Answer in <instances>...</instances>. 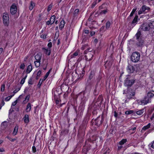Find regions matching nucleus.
<instances>
[{
	"label": "nucleus",
	"instance_id": "nucleus-19",
	"mask_svg": "<svg viewBox=\"0 0 154 154\" xmlns=\"http://www.w3.org/2000/svg\"><path fill=\"white\" fill-rule=\"evenodd\" d=\"M138 18V16L137 15H136L134 19H133V21L131 22V24L133 26H135L136 24L137 23V18Z\"/></svg>",
	"mask_w": 154,
	"mask_h": 154
},
{
	"label": "nucleus",
	"instance_id": "nucleus-44",
	"mask_svg": "<svg viewBox=\"0 0 154 154\" xmlns=\"http://www.w3.org/2000/svg\"><path fill=\"white\" fill-rule=\"evenodd\" d=\"M88 46V45L87 44H85L84 45H83L81 49L82 50H85L86 48H87Z\"/></svg>",
	"mask_w": 154,
	"mask_h": 154
},
{
	"label": "nucleus",
	"instance_id": "nucleus-38",
	"mask_svg": "<svg viewBox=\"0 0 154 154\" xmlns=\"http://www.w3.org/2000/svg\"><path fill=\"white\" fill-rule=\"evenodd\" d=\"M107 12V9H106L104 10H101L99 13V14H105Z\"/></svg>",
	"mask_w": 154,
	"mask_h": 154
},
{
	"label": "nucleus",
	"instance_id": "nucleus-7",
	"mask_svg": "<svg viewBox=\"0 0 154 154\" xmlns=\"http://www.w3.org/2000/svg\"><path fill=\"white\" fill-rule=\"evenodd\" d=\"M150 8L145 5H143L138 11V14L140 15L142 14H146L149 11Z\"/></svg>",
	"mask_w": 154,
	"mask_h": 154
},
{
	"label": "nucleus",
	"instance_id": "nucleus-43",
	"mask_svg": "<svg viewBox=\"0 0 154 154\" xmlns=\"http://www.w3.org/2000/svg\"><path fill=\"white\" fill-rule=\"evenodd\" d=\"M89 119V116H86L84 118V121H85V122H88Z\"/></svg>",
	"mask_w": 154,
	"mask_h": 154
},
{
	"label": "nucleus",
	"instance_id": "nucleus-5",
	"mask_svg": "<svg viewBox=\"0 0 154 154\" xmlns=\"http://www.w3.org/2000/svg\"><path fill=\"white\" fill-rule=\"evenodd\" d=\"M93 52L92 51V50L90 48L87 49L84 52V54H87V55H85L86 59L87 61H90L92 59L93 56Z\"/></svg>",
	"mask_w": 154,
	"mask_h": 154
},
{
	"label": "nucleus",
	"instance_id": "nucleus-63",
	"mask_svg": "<svg viewBox=\"0 0 154 154\" xmlns=\"http://www.w3.org/2000/svg\"><path fill=\"white\" fill-rule=\"evenodd\" d=\"M14 111V110L13 109H10V110H9V114H11L12 113V112H13Z\"/></svg>",
	"mask_w": 154,
	"mask_h": 154
},
{
	"label": "nucleus",
	"instance_id": "nucleus-54",
	"mask_svg": "<svg viewBox=\"0 0 154 154\" xmlns=\"http://www.w3.org/2000/svg\"><path fill=\"white\" fill-rule=\"evenodd\" d=\"M48 46L49 48H51L52 46V43L51 42H49L48 44Z\"/></svg>",
	"mask_w": 154,
	"mask_h": 154
},
{
	"label": "nucleus",
	"instance_id": "nucleus-14",
	"mask_svg": "<svg viewBox=\"0 0 154 154\" xmlns=\"http://www.w3.org/2000/svg\"><path fill=\"white\" fill-rule=\"evenodd\" d=\"M127 70L128 72L130 73H133L135 70V68L133 66L128 64L127 67Z\"/></svg>",
	"mask_w": 154,
	"mask_h": 154
},
{
	"label": "nucleus",
	"instance_id": "nucleus-30",
	"mask_svg": "<svg viewBox=\"0 0 154 154\" xmlns=\"http://www.w3.org/2000/svg\"><path fill=\"white\" fill-rule=\"evenodd\" d=\"M111 23L109 21H108L106 24V29H108L111 25Z\"/></svg>",
	"mask_w": 154,
	"mask_h": 154
},
{
	"label": "nucleus",
	"instance_id": "nucleus-2",
	"mask_svg": "<svg viewBox=\"0 0 154 154\" xmlns=\"http://www.w3.org/2000/svg\"><path fill=\"white\" fill-rule=\"evenodd\" d=\"M140 29L137 30V32L135 34V36L136 37L137 40L136 45L138 47H142L144 43V41L142 37L141 31L139 30Z\"/></svg>",
	"mask_w": 154,
	"mask_h": 154
},
{
	"label": "nucleus",
	"instance_id": "nucleus-60",
	"mask_svg": "<svg viewBox=\"0 0 154 154\" xmlns=\"http://www.w3.org/2000/svg\"><path fill=\"white\" fill-rule=\"evenodd\" d=\"M137 8L136 7H135L132 10L131 12H132V13H134L135 12V11H136V10H137Z\"/></svg>",
	"mask_w": 154,
	"mask_h": 154
},
{
	"label": "nucleus",
	"instance_id": "nucleus-6",
	"mask_svg": "<svg viewBox=\"0 0 154 154\" xmlns=\"http://www.w3.org/2000/svg\"><path fill=\"white\" fill-rule=\"evenodd\" d=\"M42 55V54L41 53H38L35 56V58L36 60L35 61L34 63L36 67H38L40 65Z\"/></svg>",
	"mask_w": 154,
	"mask_h": 154
},
{
	"label": "nucleus",
	"instance_id": "nucleus-39",
	"mask_svg": "<svg viewBox=\"0 0 154 154\" xmlns=\"http://www.w3.org/2000/svg\"><path fill=\"white\" fill-rule=\"evenodd\" d=\"M134 112V111L132 110L127 111L125 112V113L126 115H129L133 113Z\"/></svg>",
	"mask_w": 154,
	"mask_h": 154
},
{
	"label": "nucleus",
	"instance_id": "nucleus-27",
	"mask_svg": "<svg viewBox=\"0 0 154 154\" xmlns=\"http://www.w3.org/2000/svg\"><path fill=\"white\" fill-rule=\"evenodd\" d=\"M56 18V16L55 15H52L50 18V20H51V23L53 24Z\"/></svg>",
	"mask_w": 154,
	"mask_h": 154
},
{
	"label": "nucleus",
	"instance_id": "nucleus-9",
	"mask_svg": "<svg viewBox=\"0 0 154 154\" xmlns=\"http://www.w3.org/2000/svg\"><path fill=\"white\" fill-rule=\"evenodd\" d=\"M135 81V80L134 79L129 80L128 78H127L125 80L124 85L128 88H130V87L134 83Z\"/></svg>",
	"mask_w": 154,
	"mask_h": 154
},
{
	"label": "nucleus",
	"instance_id": "nucleus-46",
	"mask_svg": "<svg viewBox=\"0 0 154 154\" xmlns=\"http://www.w3.org/2000/svg\"><path fill=\"white\" fill-rule=\"evenodd\" d=\"M97 4V1H95L92 4L91 6V8H93Z\"/></svg>",
	"mask_w": 154,
	"mask_h": 154
},
{
	"label": "nucleus",
	"instance_id": "nucleus-48",
	"mask_svg": "<svg viewBox=\"0 0 154 154\" xmlns=\"http://www.w3.org/2000/svg\"><path fill=\"white\" fill-rule=\"evenodd\" d=\"M47 36V34H42L41 35V38H43V39H45L47 38V37H46Z\"/></svg>",
	"mask_w": 154,
	"mask_h": 154
},
{
	"label": "nucleus",
	"instance_id": "nucleus-10",
	"mask_svg": "<svg viewBox=\"0 0 154 154\" xmlns=\"http://www.w3.org/2000/svg\"><path fill=\"white\" fill-rule=\"evenodd\" d=\"M103 121V116L100 117V116L98 117L95 120V124L98 127L100 125Z\"/></svg>",
	"mask_w": 154,
	"mask_h": 154
},
{
	"label": "nucleus",
	"instance_id": "nucleus-11",
	"mask_svg": "<svg viewBox=\"0 0 154 154\" xmlns=\"http://www.w3.org/2000/svg\"><path fill=\"white\" fill-rule=\"evenodd\" d=\"M151 100L149 99L147 96H146L144 99L140 100V104L141 105H144L147 104L148 103H150Z\"/></svg>",
	"mask_w": 154,
	"mask_h": 154
},
{
	"label": "nucleus",
	"instance_id": "nucleus-26",
	"mask_svg": "<svg viewBox=\"0 0 154 154\" xmlns=\"http://www.w3.org/2000/svg\"><path fill=\"white\" fill-rule=\"evenodd\" d=\"M150 125H151L150 123H148L147 125L144 126L142 128V129L141 130L142 131L143 130V131H146V129L149 128L150 127Z\"/></svg>",
	"mask_w": 154,
	"mask_h": 154
},
{
	"label": "nucleus",
	"instance_id": "nucleus-31",
	"mask_svg": "<svg viewBox=\"0 0 154 154\" xmlns=\"http://www.w3.org/2000/svg\"><path fill=\"white\" fill-rule=\"evenodd\" d=\"M144 112V109H141L136 112V113L138 115H141Z\"/></svg>",
	"mask_w": 154,
	"mask_h": 154
},
{
	"label": "nucleus",
	"instance_id": "nucleus-61",
	"mask_svg": "<svg viewBox=\"0 0 154 154\" xmlns=\"http://www.w3.org/2000/svg\"><path fill=\"white\" fill-rule=\"evenodd\" d=\"M122 147H123V146H122V145H119L118 146V149L119 150H120V149H122Z\"/></svg>",
	"mask_w": 154,
	"mask_h": 154
},
{
	"label": "nucleus",
	"instance_id": "nucleus-50",
	"mask_svg": "<svg viewBox=\"0 0 154 154\" xmlns=\"http://www.w3.org/2000/svg\"><path fill=\"white\" fill-rule=\"evenodd\" d=\"M41 80H42V79H40V80H39V83H38V84L37 85L38 87V88H40L41 86V85L42 84V81L41 82Z\"/></svg>",
	"mask_w": 154,
	"mask_h": 154
},
{
	"label": "nucleus",
	"instance_id": "nucleus-3",
	"mask_svg": "<svg viewBox=\"0 0 154 154\" xmlns=\"http://www.w3.org/2000/svg\"><path fill=\"white\" fill-rule=\"evenodd\" d=\"M140 55L139 52L137 51L132 53L131 57V61L134 63H137L140 60Z\"/></svg>",
	"mask_w": 154,
	"mask_h": 154
},
{
	"label": "nucleus",
	"instance_id": "nucleus-16",
	"mask_svg": "<svg viewBox=\"0 0 154 154\" xmlns=\"http://www.w3.org/2000/svg\"><path fill=\"white\" fill-rule=\"evenodd\" d=\"M54 99L55 98V97L57 96L58 95L59 96L60 94H61V92L60 90V89L57 88L55 90H54Z\"/></svg>",
	"mask_w": 154,
	"mask_h": 154
},
{
	"label": "nucleus",
	"instance_id": "nucleus-21",
	"mask_svg": "<svg viewBox=\"0 0 154 154\" xmlns=\"http://www.w3.org/2000/svg\"><path fill=\"white\" fill-rule=\"evenodd\" d=\"M65 23V21L63 19L60 22L59 26V29L60 30H61L64 27Z\"/></svg>",
	"mask_w": 154,
	"mask_h": 154
},
{
	"label": "nucleus",
	"instance_id": "nucleus-20",
	"mask_svg": "<svg viewBox=\"0 0 154 154\" xmlns=\"http://www.w3.org/2000/svg\"><path fill=\"white\" fill-rule=\"evenodd\" d=\"M32 69V65L31 63H30V65H28L27 67L26 70V72L27 74L29 73L31 71Z\"/></svg>",
	"mask_w": 154,
	"mask_h": 154
},
{
	"label": "nucleus",
	"instance_id": "nucleus-22",
	"mask_svg": "<svg viewBox=\"0 0 154 154\" xmlns=\"http://www.w3.org/2000/svg\"><path fill=\"white\" fill-rule=\"evenodd\" d=\"M31 104L30 103H28L26 109V112H29L31 110Z\"/></svg>",
	"mask_w": 154,
	"mask_h": 154
},
{
	"label": "nucleus",
	"instance_id": "nucleus-35",
	"mask_svg": "<svg viewBox=\"0 0 154 154\" xmlns=\"http://www.w3.org/2000/svg\"><path fill=\"white\" fill-rule=\"evenodd\" d=\"M61 133L62 135H65L68 133V130L67 129L64 130L63 131H62Z\"/></svg>",
	"mask_w": 154,
	"mask_h": 154
},
{
	"label": "nucleus",
	"instance_id": "nucleus-37",
	"mask_svg": "<svg viewBox=\"0 0 154 154\" xmlns=\"http://www.w3.org/2000/svg\"><path fill=\"white\" fill-rule=\"evenodd\" d=\"M127 141V140L126 139H123L121 140L119 143V145H122L123 144Z\"/></svg>",
	"mask_w": 154,
	"mask_h": 154
},
{
	"label": "nucleus",
	"instance_id": "nucleus-1",
	"mask_svg": "<svg viewBox=\"0 0 154 154\" xmlns=\"http://www.w3.org/2000/svg\"><path fill=\"white\" fill-rule=\"evenodd\" d=\"M95 75V72L94 71H91L90 75L89 76L88 79L87 80V82L86 83V87L85 88V90L83 92V97L82 98L83 100L86 101L87 100L89 96V93L90 92V90H89L88 91L87 88L88 86L90 85H91L90 84V80L93 78Z\"/></svg>",
	"mask_w": 154,
	"mask_h": 154
},
{
	"label": "nucleus",
	"instance_id": "nucleus-12",
	"mask_svg": "<svg viewBox=\"0 0 154 154\" xmlns=\"http://www.w3.org/2000/svg\"><path fill=\"white\" fill-rule=\"evenodd\" d=\"M140 28L144 31H147L150 30L148 24L145 23H143L140 26Z\"/></svg>",
	"mask_w": 154,
	"mask_h": 154
},
{
	"label": "nucleus",
	"instance_id": "nucleus-62",
	"mask_svg": "<svg viewBox=\"0 0 154 154\" xmlns=\"http://www.w3.org/2000/svg\"><path fill=\"white\" fill-rule=\"evenodd\" d=\"M105 5V4H103L102 5L100 6L99 8L100 9H102L103 8V6Z\"/></svg>",
	"mask_w": 154,
	"mask_h": 154
},
{
	"label": "nucleus",
	"instance_id": "nucleus-36",
	"mask_svg": "<svg viewBox=\"0 0 154 154\" xmlns=\"http://www.w3.org/2000/svg\"><path fill=\"white\" fill-rule=\"evenodd\" d=\"M18 128L17 127H15L14 129V130L13 132V134L15 135L16 134L17 131H18Z\"/></svg>",
	"mask_w": 154,
	"mask_h": 154
},
{
	"label": "nucleus",
	"instance_id": "nucleus-4",
	"mask_svg": "<svg viewBox=\"0 0 154 154\" xmlns=\"http://www.w3.org/2000/svg\"><path fill=\"white\" fill-rule=\"evenodd\" d=\"M126 94V100H125V102H127V100L131 99L133 98V97L135 95L134 91L131 88H127V90L125 93Z\"/></svg>",
	"mask_w": 154,
	"mask_h": 154
},
{
	"label": "nucleus",
	"instance_id": "nucleus-34",
	"mask_svg": "<svg viewBox=\"0 0 154 154\" xmlns=\"http://www.w3.org/2000/svg\"><path fill=\"white\" fill-rule=\"evenodd\" d=\"M27 75H25V77H24V78H23L21 81V82H20V83L22 85H23L25 82V80L26 79L27 77Z\"/></svg>",
	"mask_w": 154,
	"mask_h": 154
},
{
	"label": "nucleus",
	"instance_id": "nucleus-53",
	"mask_svg": "<svg viewBox=\"0 0 154 154\" xmlns=\"http://www.w3.org/2000/svg\"><path fill=\"white\" fill-rule=\"evenodd\" d=\"M5 85L4 84L2 85L1 86V91H4L5 90Z\"/></svg>",
	"mask_w": 154,
	"mask_h": 154
},
{
	"label": "nucleus",
	"instance_id": "nucleus-29",
	"mask_svg": "<svg viewBox=\"0 0 154 154\" xmlns=\"http://www.w3.org/2000/svg\"><path fill=\"white\" fill-rule=\"evenodd\" d=\"M29 98L30 95L29 94L26 97L25 99L23 101V103L24 104H25L29 100Z\"/></svg>",
	"mask_w": 154,
	"mask_h": 154
},
{
	"label": "nucleus",
	"instance_id": "nucleus-56",
	"mask_svg": "<svg viewBox=\"0 0 154 154\" xmlns=\"http://www.w3.org/2000/svg\"><path fill=\"white\" fill-rule=\"evenodd\" d=\"M42 73L41 71L39 70L37 72V75L38 76L40 77V75Z\"/></svg>",
	"mask_w": 154,
	"mask_h": 154
},
{
	"label": "nucleus",
	"instance_id": "nucleus-25",
	"mask_svg": "<svg viewBox=\"0 0 154 154\" xmlns=\"http://www.w3.org/2000/svg\"><path fill=\"white\" fill-rule=\"evenodd\" d=\"M35 6V4L32 1H31L30 2V5L29 7V9L30 10H32Z\"/></svg>",
	"mask_w": 154,
	"mask_h": 154
},
{
	"label": "nucleus",
	"instance_id": "nucleus-23",
	"mask_svg": "<svg viewBox=\"0 0 154 154\" xmlns=\"http://www.w3.org/2000/svg\"><path fill=\"white\" fill-rule=\"evenodd\" d=\"M23 120L25 123H27L29 122V117L28 115L26 114L25 115L23 118Z\"/></svg>",
	"mask_w": 154,
	"mask_h": 154
},
{
	"label": "nucleus",
	"instance_id": "nucleus-52",
	"mask_svg": "<svg viewBox=\"0 0 154 154\" xmlns=\"http://www.w3.org/2000/svg\"><path fill=\"white\" fill-rule=\"evenodd\" d=\"M32 150L33 153H35L36 152V148L35 146H33L32 147Z\"/></svg>",
	"mask_w": 154,
	"mask_h": 154
},
{
	"label": "nucleus",
	"instance_id": "nucleus-64",
	"mask_svg": "<svg viewBox=\"0 0 154 154\" xmlns=\"http://www.w3.org/2000/svg\"><path fill=\"white\" fill-rule=\"evenodd\" d=\"M151 147L152 148L154 149V140L152 142V143Z\"/></svg>",
	"mask_w": 154,
	"mask_h": 154
},
{
	"label": "nucleus",
	"instance_id": "nucleus-57",
	"mask_svg": "<svg viewBox=\"0 0 154 154\" xmlns=\"http://www.w3.org/2000/svg\"><path fill=\"white\" fill-rule=\"evenodd\" d=\"M114 117L117 118L118 117V114L117 113L116 111H115L114 112Z\"/></svg>",
	"mask_w": 154,
	"mask_h": 154
},
{
	"label": "nucleus",
	"instance_id": "nucleus-17",
	"mask_svg": "<svg viewBox=\"0 0 154 154\" xmlns=\"http://www.w3.org/2000/svg\"><path fill=\"white\" fill-rule=\"evenodd\" d=\"M42 50L45 52V54L48 55H50L51 53V50L50 48H45L44 47L42 48Z\"/></svg>",
	"mask_w": 154,
	"mask_h": 154
},
{
	"label": "nucleus",
	"instance_id": "nucleus-24",
	"mask_svg": "<svg viewBox=\"0 0 154 154\" xmlns=\"http://www.w3.org/2000/svg\"><path fill=\"white\" fill-rule=\"evenodd\" d=\"M79 52V50H77L74 53L72 54L70 56L71 58L75 57L77 56L78 55V53Z\"/></svg>",
	"mask_w": 154,
	"mask_h": 154
},
{
	"label": "nucleus",
	"instance_id": "nucleus-8",
	"mask_svg": "<svg viewBox=\"0 0 154 154\" xmlns=\"http://www.w3.org/2000/svg\"><path fill=\"white\" fill-rule=\"evenodd\" d=\"M3 22L5 26H8L9 23V18L8 14L6 13H4L3 15Z\"/></svg>",
	"mask_w": 154,
	"mask_h": 154
},
{
	"label": "nucleus",
	"instance_id": "nucleus-33",
	"mask_svg": "<svg viewBox=\"0 0 154 154\" xmlns=\"http://www.w3.org/2000/svg\"><path fill=\"white\" fill-rule=\"evenodd\" d=\"M79 11V10L78 9H77L75 10L73 12L74 16L75 17L76 16H77L78 14Z\"/></svg>",
	"mask_w": 154,
	"mask_h": 154
},
{
	"label": "nucleus",
	"instance_id": "nucleus-18",
	"mask_svg": "<svg viewBox=\"0 0 154 154\" xmlns=\"http://www.w3.org/2000/svg\"><path fill=\"white\" fill-rule=\"evenodd\" d=\"M154 96V91H151L149 92L147 95V96L151 100V98Z\"/></svg>",
	"mask_w": 154,
	"mask_h": 154
},
{
	"label": "nucleus",
	"instance_id": "nucleus-47",
	"mask_svg": "<svg viewBox=\"0 0 154 154\" xmlns=\"http://www.w3.org/2000/svg\"><path fill=\"white\" fill-rule=\"evenodd\" d=\"M6 138L8 139L9 140H10L11 142H14L16 140L15 139H11L9 136H7L6 137Z\"/></svg>",
	"mask_w": 154,
	"mask_h": 154
},
{
	"label": "nucleus",
	"instance_id": "nucleus-45",
	"mask_svg": "<svg viewBox=\"0 0 154 154\" xmlns=\"http://www.w3.org/2000/svg\"><path fill=\"white\" fill-rule=\"evenodd\" d=\"M51 69L48 72L46 73V74L45 75V78H48V76L51 70Z\"/></svg>",
	"mask_w": 154,
	"mask_h": 154
},
{
	"label": "nucleus",
	"instance_id": "nucleus-28",
	"mask_svg": "<svg viewBox=\"0 0 154 154\" xmlns=\"http://www.w3.org/2000/svg\"><path fill=\"white\" fill-rule=\"evenodd\" d=\"M149 28L154 29V21H152L148 24Z\"/></svg>",
	"mask_w": 154,
	"mask_h": 154
},
{
	"label": "nucleus",
	"instance_id": "nucleus-41",
	"mask_svg": "<svg viewBox=\"0 0 154 154\" xmlns=\"http://www.w3.org/2000/svg\"><path fill=\"white\" fill-rule=\"evenodd\" d=\"M32 78L31 77L29 79L28 82V83L29 85H32L33 83V82L32 81Z\"/></svg>",
	"mask_w": 154,
	"mask_h": 154
},
{
	"label": "nucleus",
	"instance_id": "nucleus-58",
	"mask_svg": "<svg viewBox=\"0 0 154 154\" xmlns=\"http://www.w3.org/2000/svg\"><path fill=\"white\" fill-rule=\"evenodd\" d=\"M5 103L4 101V100H2V102L0 104V105L2 106H3L5 104Z\"/></svg>",
	"mask_w": 154,
	"mask_h": 154
},
{
	"label": "nucleus",
	"instance_id": "nucleus-49",
	"mask_svg": "<svg viewBox=\"0 0 154 154\" xmlns=\"http://www.w3.org/2000/svg\"><path fill=\"white\" fill-rule=\"evenodd\" d=\"M105 28H106L105 27V26H103L101 27L100 29V31L103 32L106 30V29H105Z\"/></svg>",
	"mask_w": 154,
	"mask_h": 154
},
{
	"label": "nucleus",
	"instance_id": "nucleus-51",
	"mask_svg": "<svg viewBox=\"0 0 154 154\" xmlns=\"http://www.w3.org/2000/svg\"><path fill=\"white\" fill-rule=\"evenodd\" d=\"M25 66L24 63H23V64H21L20 65V69H23L25 68Z\"/></svg>",
	"mask_w": 154,
	"mask_h": 154
},
{
	"label": "nucleus",
	"instance_id": "nucleus-42",
	"mask_svg": "<svg viewBox=\"0 0 154 154\" xmlns=\"http://www.w3.org/2000/svg\"><path fill=\"white\" fill-rule=\"evenodd\" d=\"M101 77L99 75L96 81H97V83L96 84H98V83L99 82L100 80L101 79Z\"/></svg>",
	"mask_w": 154,
	"mask_h": 154
},
{
	"label": "nucleus",
	"instance_id": "nucleus-32",
	"mask_svg": "<svg viewBox=\"0 0 154 154\" xmlns=\"http://www.w3.org/2000/svg\"><path fill=\"white\" fill-rule=\"evenodd\" d=\"M18 88L15 89L13 92L14 94L20 90L21 86H20L19 85H18Z\"/></svg>",
	"mask_w": 154,
	"mask_h": 154
},
{
	"label": "nucleus",
	"instance_id": "nucleus-40",
	"mask_svg": "<svg viewBox=\"0 0 154 154\" xmlns=\"http://www.w3.org/2000/svg\"><path fill=\"white\" fill-rule=\"evenodd\" d=\"M53 6V4L51 3L50 5H49L47 9V11L48 12L49 11L52 9V8Z\"/></svg>",
	"mask_w": 154,
	"mask_h": 154
},
{
	"label": "nucleus",
	"instance_id": "nucleus-55",
	"mask_svg": "<svg viewBox=\"0 0 154 154\" xmlns=\"http://www.w3.org/2000/svg\"><path fill=\"white\" fill-rule=\"evenodd\" d=\"M46 24L49 25H52V24L51 23V20H49L46 22Z\"/></svg>",
	"mask_w": 154,
	"mask_h": 154
},
{
	"label": "nucleus",
	"instance_id": "nucleus-13",
	"mask_svg": "<svg viewBox=\"0 0 154 154\" xmlns=\"http://www.w3.org/2000/svg\"><path fill=\"white\" fill-rule=\"evenodd\" d=\"M17 11V8L15 4H13L10 8V12L12 15L15 14Z\"/></svg>",
	"mask_w": 154,
	"mask_h": 154
},
{
	"label": "nucleus",
	"instance_id": "nucleus-59",
	"mask_svg": "<svg viewBox=\"0 0 154 154\" xmlns=\"http://www.w3.org/2000/svg\"><path fill=\"white\" fill-rule=\"evenodd\" d=\"M17 100H16L12 103V106H15L17 104Z\"/></svg>",
	"mask_w": 154,
	"mask_h": 154
},
{
	"label": "nucleus",
	"instance_id": "nucleus-15",
	"mask_svg": "<svg viewBox=\"0 0 154 154\" xmlns=\"http://www.w3.org/2000/svg\"><path fill=\"white\" fill-rule=\"evenodd\" d=\"M98 84H96L94 91L93 93L95 96L97 95L99 93V89Z\"/></svg>",
	"mask_w": 154,
	"mask_h": 154
}]
</instances>
